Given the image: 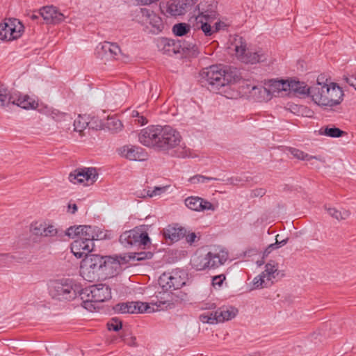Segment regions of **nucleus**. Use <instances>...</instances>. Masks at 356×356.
I'll list each match as a JSON object with an SVG mask.
<instances>
[{
  "label": "nucleus",
  "instance_id": "f257e3e1",
  "mask_svg": "<svg viewBox=\"0 0 356 356\" xmlns=\"http://www.w3.org/2000/svg\"><path fill=\"white\" fill-rule=\"evenodd\" d=\"M181 140L179 132L168 125H150L141 129L138 134L139 142L145 147L163 152L177 147L175 151L177 157H193L189 148L179 145Z\"/></svg>",
  "mask_w": 356,
  "mask_h": 356
},
{
  "label": "nucleus",
  "instance_id": "f03ea898",
  "mask_svg": "<svg viewBox=\"0 0 356 356\" xmlns=\"http://www.w3.org/2000/svg\"><path fill=\"white\" fill-rule=\"evenodd\" d=\"M120 268V264L117 258L90 254L82 260L80 273L86 281L93 282L113 277L118 274Z\"/></svg>",
  "mask_w": 356,
  "mask_h": 356
},
{
  "label": "nucleus",
  "instance_id": "412c9836",
  "mask_svg": "<svg viewBox=\"0 0 356 356\" xmlns=\"http://www.w3.org/2000/svg\"><path fill=\"white\" fill-rule=\"evenodd\" d=\"M79 229V228H78ZM106 234L101 231L99 227L91 225H82V228L80 229L79 238L84 241H94L102 240L105 238Z\"/></svg>",
  "mask_w": 356,
  "mask_h": 356
},
{
  "label": "nucleus",
  "instance_id": "bf43d9fd",
  "mask_svg": "<svg viewBox=\"0 0 356 356\" xmlns=\"http://www.w3.org/2000/svg\"><path fill=\"white\" fill-rule=\"evenodd\" d=\"M226 27L225 23L222 22H218L214 24L213 26H212L213 29V35L218 33L219 31L224 29Z\"/></svg>",
  "mask_w": 356,
  "mask_h": 356
},
{
  "label": "nucleus",
  "instance_id": "4c0bfd02",
  "mask_svg": "<svg viewBox=\"0 0 356 356\" xmlns=\"http://www.w3.org/2000/svg\"><path fill=\"white\" fill-rule=\"evenodd\" d=\"M89 116L79 115L77 119L74 122V131L81 132L88 127Z\"/></svg>",
  "mask_w": 356,
  "mask_h": 356
},
{
  "label": "nucleus",
  "instance_id": "13d9d810",
  "mask_svg": "<svg viewBox=\"0 0 356 356\" xmlns=\"http://www.w3.org/2000/svg\"><path fill=\"white\" fill-rule=\"evenodd\" d=\"M225 280V275L223 274L216 275L212 278V284L213 286L218 285L220 286L223 281Z\"/></svg>",
  "mask_w": 356,
  "mask_h": 356
},
{
  "label": "nucleus",
  "instance_id": "b1692460",
  "mask_svg": "<svg viewBox=\"0 0 356 356\" xmlns=\"http://www.w3.org/2000/svg\"><path fill=\"white\" fill-rule=\"evenodd\" d=\"M264 85L266 86V88L269 90L273 97L289 89V80L269 79L265 82Z\"/></svg>",
  "mask_w": 356,
  "mask_h": 356
},
{
  "label": "nucleus",
  "instance_id": "4468645a",
  "mask_svg": "<svg viewBox=\"0 0 356 356\" xmlns=\"http://www.w3.org/2000/svg\"><path fill=\"white\" fill-rule=\"evenodd\" d=\"M198 0H169L166 6V13L170 16H179L190 10Z\"/></svg>",
  "mask_w": 356,
  "mask_h": 356
},
{
  "label": "nucleus",
  "instance_id": "c756f323",
  "mask_svg": "<svg viewBox=\"0 0 356 356\" xmlns=\"http://www.w3.org/2000/svg\"><path fill=\"white\" fill-rule=\"evenodd\" d=\"M319 134L326 136L331 138H339L345 134L346 133L343 131V130L340 129L339 128H337L334 126L333 127H323L319 130Z\"/></svg>",
  "mask_w": 356,
  "mask_h": 356
},
{
  "label": "nucleus",
  "instance_id": "1a4fd4ad",
  "mask_svg": "<svg viewBox=\"0 0 356 356\" xmlns=\"http://www.w3.org/2000/svg\"><path fill=\"white\" fill-rule=\"evenodd\" d=\"M24 26L15 18L6 19L0 23V40L10 41L20 38L24 32Z\"/></svg>",
  "mask_w": 356,
  "mask_h": 356
},
{
  "label": "nucleus",
  "instance_id": "ea45409f",
  "mask_svg": "<svg viewBox=\"0 0 356 356\" xmlns=\"http://www.w3.org/2000/svg\"><path fill=\"white\" fill-rule=\"evenodd\" d=\"M277 268L275 262L271 261L266 264L265 270L261 273L264 274V277L267 279L269 278V282H273L272 279L275 277V273Z\"/></svg>",
  "mask_w": 356,
  "mask_h": 356
},
{
  "label": "nucleus",
  "instance_id": "7c9ffc66",
  "mask_svg": "<svg viewBox=\"0 0 356 356\" xmlns=\"http://www.w3.org/2000/svg\"><path fill=\"white\" fill-rule=\"evenodd\" d=\"M220 181H225L227 184L234 186H243L246 182L252 181V177L248 176L246 174H243L240 176L232 177L227 179H220Z\"/></svg>",
  "mask_w": 356,
  "mask_h": 356
},
{
  "label": "nucleus",
  "instance_id": "423d86ee",
  "mask_svg": "<svg viewBox=\"0 0 356 356\" xmlns=\"http://www.w3.org/2000/svg\"><path fill=\"white\" fill-rule=\"evenodd\" d=\"M226 259L220 257L218 254L211 252L206 254L195 253L191 259V265L196 270L216 268L223 264Z\"/></svg>",
  "mask_w": 356,
  "mask_h": 356
},
{
  "label": "nucleus",
  "instance_id": "37998d69",
  "mask_svg": "<svg viewBox=\"0 0 356 356\" xmlns=\"http://www.w3.org/2000/svg\"><path fill=\"white\" fill-rule=\"evenodd\" d=\"M275 241V243L270 244L266 248V250L264 252L263 257H267L273 250L277 249L283 246L284 245L286 244L288 241V238H286L282 241H278V236H276Z\"/></svg>",
  "mask_w": 356,
  "mask_h": 356
},
{
  "label": "nucleus",
  "instance_id": "864d4df0",
  "mask_svg": "<svg viewBox=\"0 0 356 356\" xmlns=\"http://www.w3.org/2000/svg\"><path fill=\"white\" fill-rule=\"evenodd\" d=\"M200 211L205 210L214 211L216 209L214 205L209 201L202 198V202L200 207Z\"/></svg>",
  "mask_w": 356,
  "mask_h": 356
},
{
  "label": "nucleus",
  "instance_id": "6e6d98bb",
  "mask_svg": "<svg viewBox=\"0 0 356 356\" xmlns=\"http://www.w3.org/2000/svg\"><path fill=\"white\" fill-rule=\"evenodd\" d=\"M166 187H161V186H156L154 187V190H150L149 194H147L149 195V197H152L154 196L159 195L162 194L163 193L165 192Z\"/></svg>",
  "mask_w": 356,
  "mask_h": 356
},
{
  "label": "nucleus",
  "instance_id": "79ce46f5",
  "mask_svg": "<svg viewBox=\"0 0 356 356\" xmlns=\"http://www.w3.org/2000/svg\"><path fill=\"white\" fill-rule=\"evenodd\" d=\"M63 236V231L58 229L52 225H48L47 223L44 237H54L58 236L61 237Z\"/></svg>",
  "mask_w": 356,
  "mask_h": 356
},
{
  "label": "nucleus",
  "instance_id": "9d476101",
  "mask_svg": "<svg viewBox=\"0 0 356 356\" xmlns=\"http://www.w3.org/2000/svg\"><path fill=\"white\" fill-rule=\"evenodd\" d=\"M184 275L182 271L164 273L160 276L159 284L163 291L179 289L186 284Z\"/></svg>",
  "mask_w": 356,
  "mask_h": 356
},
{
  "label": "nucleus",
  "instance_id": "f704fd0d",
  "mask_svg": "<svg viewBox=\"0 0 356 356\" xmlns=\"http://www.w3.org/2000/svg\"><path fill=\"white\" fill-rule=\"evenodd\" d=\"M15 95H10L6 88L0 87V106H6L13 104Z\"/></svg>",
  "mask_w": 356,
  "mask_h": 356
},
{
  "label": "nucleus",
  "instance_id": "5701e85b",
  "mask_svg": "<svg viewBox=\"0 0 356 356\" xmlns=\"http://www.w3.org/2000/svg\"><path fill=\"white\" fill-rule=\"evenodd\" d=\"M92 293L91 286L83 289L79 284V290L77 291V296H79L82 300V307L90 312H92L96 308L95 305L96 302L93 301Z\"/></svg>",
  "mask_w": 356,
  "mask_h": 356
},
{
  "label": "nucleus",
  "instance_id": "09e8293b",
  "mask_svg": "<svg viewBox=\"0 0 356 356\" xmlns=\"http://www.w3.org/2000/svg\"><path fill=\"white\" fill-rule=\"evenodd\" d=\"M78 228L81 229L82 225L70 227L65 232H63V236H68L72 238H77L80 236V229H78Z\"/></svg>",
  "mask_w": 356,
  "mask_h": 356
},
{
  "label": "nucleus",
  "instance_id": "680f3d73",
  "mask_svg": "<svg viewBox=\"0 0 356 356\" xmlns=\"http://www.w3.org/2000/svg\"><path fill=\"white\" fill-rule=\"evenodd\" d=\"M149 192H150V188H149L147 190L143 189V190L137 191L136 193V194L138 197L145 198V197H149V195H147V194H149Z\"/></svg>",
  "mask_w": 356,
  "mask_h": 356
},
{
  "label": "nucleus",
  "instance_id": "052dcab7",
  "mask_svg": "<svg viewBox=\"0 0 356 356\" xmlns=\"http://www.w3.org/2000/svg\"><path fill=\"white\" fill-rule=\"evenodd\" d=\"M266 194L264 188H256L252 191V197H263Z\"/></svg>",
  "mask_w": 356,
  "mask_h": 356
},
{
  "label": "nucleus",
  "instance_id": "8fccbe9b",
  "mask_svg": "<svg viewBox=\"0 0 356 356\" xmlns=\"http://www.w3.org/2000/svg\"><path fill=\"white\" fill-rule=\"evenodd\" d=\"M153 253L151 251H142L139 252H135L133 259L137 261H143L145 259H149L152 258Z\"/></svg>",
  "mask_w": 356,
  "mask_h": 356
},
{
  "label": "nucleus",
  "instance_id": "de8ad7c7",
  "mask_svg": "<svg viewBox=\"0 0 356 356\" xmlns=\"http://www.w3.org/2000/svg\"><path fill=\"white\" fill-rule=\"evenodd\" d=\"M211 180H220V179L211 177H206L201 175H196L189 179L190 182L192 184L206 183L207 181Z\"/></svg>",
  "mask_w": 356,
  "mask_h": 356
},
{
  "label": "nucleus",
  "instance_id": "a18cd8bd",
  "mask_svg": "<svg viewBox=\"0 0 356 356\" xmlns=\"http://www.w3.org/2000/svg\"><path fill=\"white\" fill-rule=\"evenodd\" d=\"M122 321L116 317L112 318L107 323V328L110 331L112 330V331L118 332L122 329Z\"/></svg>",
  "mask_w": 356,
  "mask_h": 356
},
{
  "label": "nucleus",
  "instance_id": "473e14b6",
  "mask_svg": "<svg viewBox=\"0 0 356 356\" xmlns=\"http://www.w3.org/2000/svg\"><path fill=\"white\" fill-rule=\"evenodd\" d=\"M233 45L234 46L236 54L238 58L241 57L243 54H244L247 50L246 41L241 36H236V38H234Z\"/></svg>",
  "mask_w": 356,
  "mask_h": 356
},
{
  "label": "nucleus",
  "instance_id": "f3484780",
  "mask_svg": "<svg viewBox=\"0 0 356 356\" xmlns=\"http://www.w3.org/2000/svg\"><path fill=\"white\" fill-rule=\"evenodd\" d=\"M120 154L122 157L130 161H143L148 159V154L140 146L132 145H124L120 148Z\"/></svg>",
  "mask_w": 356,
  "mask_h": 356
},
{
  "label": "nucleus",
  "instance_id": "2f4dec72",
  "mask_svg": "<svg viewBox=\"0 0 356 356\" xmlns=\"http://www.w3.org/2000/svg\"><path fill=\"white\" fill-rule=\"evenodd\" d=\"M325 209L327 211L330 216L337 219V220H346L350 215V212L346 209L337 210L335 208L327 207L326 205L325 206Z\"/></svg>",
  "mask_w": 356,
  "mask_h": 356
},
{
  "label": "nucleus",
  "instance_id": "69168bd1",
  "mask_svg": "<svg viewBox=\"0 0 356 356\" xmlns=\"http://www.w3.org/2000/svg\"><path fill=\"white\" fill-rule=\"evenodd\" d=\"M216 308L215 303H206L204 306L202 307L204 309H213Z\"/></svg>",
  "mask_w": 356,
  "mask_h": 356
},
{
  "label": "nucleus",
  "instance_id": "7ed1b4c3",
  "mask_svg": "<svg viewBox=\"0 0 356 356\" xmlns=\"http://www.w3.org/2000/svg\"><path fill=\"white\" fill-rule=\"evenodd\" d=\"M200 82L213 92L220 93V89L232 83L238 81L241 75L239 70L232 66L211 65L200 73Z\"/></svg>",
  "mask_w": 356,
  "mask_h": 356
},
{
  "label": "nucleus",
  "instance_id": "3c124183",
  "mask_svg": "<svg viewBox=\"0 0 356 356\" xmlns=\"http://www.w3.org/2000/svg\"><path fill=\"white\" fill-rule=\"evenodd\" d=\"M13 261H19L18 259L10 254H0V264L8 265Z\"/></svg>",
  "mask_w": 356,
  "mask_h": 356
},
{
  "label": "nucleus",
  "instance_id": "6ab92c4d",
  "mask_svg": "<svg viewBox=\"0 0 356 356\" xmlns=\"http://www.w3.org/2000/svg\"><path fill=\"white\" fill-rule=\"evenodd\" d=\"M94 246V242H90V240L86 241L77 238L71 244V252L76 258L86 257L90 254Z\"/></svg>",
  "mask_w": 356,
  "mask_h": 356
},
{
  "label": "nucleus",
  "instance_id": "20e7f679",
  "mask_svg": "<svg viewBox=\"0 0 356 356\" xmlns=\"http://www.w3.org/2000/svg\"><path fill=\"white\" fill-rule=\"evenodd\" d=\"M312 92V101L325 108L340 104L344 95L342 88L337 83H320L319 78L316 80V83L313 86Z\"/></svg>",
  "mask_w": 356,
  "mask_h": 356
},
{
  "label": "nucleus",
  "instance_id": "a878e982",
  "mask_svg": "<svg viewBox=\"0 0 356 356\" xmlns=\"http://www.w3.org/2000/svg\"><path fill=\"white\" fill-rule=\"evenodd\" d=\"M162 233L165 239H169L171 242L174 243L183 238L187 233V230L182 227H177L168 225L163 229Z\"/></svg>",
  "mask_w": 356,
  "mask_h": 356
},
{
  "label": "nucleus",
  "instance_id": "72a5a7b5",
  "mask_svg": "<svg viewBox=\"0 0 356 356\" xmlns=\"http://www.w3.org/2000/svg\"><path fill=\"white\" fill-rule=\"evenodd\" d=\"M192 28V24H186L184 22L178 23L172 26V33L176 36H184L190 32Z\"/></svg>",
  "mask_w": 356,
  "mask_h": 356
},
{
  "label": "nucleus",
  "instance_id": "774afa93",
  "mask_svg": "<svg viewBox=\"0 0 356 356\" xmlns=\"http://www.w3.org/2000/svg\"><path fill=\"white\" fill-rule=\"evenodd\" d=\"M40 15L38 14V12L36 13H33L30 15V18L32 19V20H36L39 18Z\"/></svg>",
  "mask_w": 356,
  "mask_h": 356
},
{
  "label": "nucleus",
  "instance_id": "4d7b16f0",
  "mask_svg": "<svg viewBox=\"0 0 356 356\" xmlns=\"http://www.w3.org/2000/svg\"><path fill=\"white\" fill-rule=\"evenodd\" d=\"M296 70H293L297 74L302 73L306 70V63L304 60L298 59L296 65Z\"/></svg>",
  "mask_w": 356,
  "mask_h": 356
},
{
  "label": "nucleus",
  "instance_id": "ddd939ff",
  "mask_svg": "<svg viewBox=\"0 0 356 356\" xmlns=\"http://www.w3.org/2000/svg\"><path fill=\"white\" fill-rule=\"evenodd\" d=\"M194 46L195 44L192 43L186 44L184 43L181 44L180 40L175 41L167 38H160L157 42V47L159 51L163 54L168 55L179 53L180 49L182 50H188Z\"/></svg>",
  "mask_w": 356,
  "mask_h": 356
},
{
  "label": "nucleus",
  "instance_id": "c85d7f7f",
  "mask_svg": "<svg viewBox=\"0 0 356 356\" xmlns=\"http://www.w3.org/2000/svg\"><path fill=\"white\" fill-rule=\"evenodd\" d=\"M251 94L257 102H268L272 99V95L270 94L266 86H253Z\"/></svg>",
  "mask_w": 356,
  "mask_h": 356
},
{
  "label": "nucleus",
  "instance_id": "338daca9",
  "mask_svg": "<svg viewBox=\"0 0 356 356\" xmlns=\"http://www.w3.org/2000/svg\"><path fill=\"white\" fill-rule=\"evenodd\" d=\"M68 209H69V211H70V212L72 213H74L77 211V206L76 204H69Z\"/></svg>",
  "mask_w": 356,
  "mask_h": 356
},
{
  "label": "nucleus",
  "instance_id": "5fc2aeb1",
  "mask_svg": "<svg viewBox=\"0 0 356 356\" xmlns=\"http://www.w3.org/2000/svg\"><path fill=\"white\" fill-rule=\"evenodd\" d=\"M184 238H185L186 242L190 245H192L193 243H195L196 238L198 240L200 239V237H197L195 232H191L189 231H187V233Z\"/></svg>",
  "mask_w": 356,
  "mask_h": 356
},
{
  "label": "nucleus",
  "instance_id": "9b49d317",
  "mask_svg": "<svg viewBox=\"0 0 356 356\" xmlns=\"http://www.w3.org/2000/svg\"><path fill=\"white\" fill-rule=\"evenodd\" d=\"M216 18L215 13L202 12L194 19H191L192 29L196 31H202L206 37L213 36V29L211 23Z\"/></svg>",
  "mask_w": 356,
  "mask_h": 356
},
{
  "label": "nucleus",
  "instance_id": "dca6fc26",
  "mask_svg": "<svg viewBox=\"0 0 356 356\" xmlns=\"http://www.w3.org/2000/svg\"><path fill=\"white\" fill-rule=\"evenodd\" d=\"M312 90L313 86H309L306 82L300 81L297 77H291V97L312 98Z\"/></svg>",
  "mask_w": 356,
  "mask_h": 356
},
{
  "label": "nucleus",
  "instance_id": "c9c22d12",
  "mask_svg": "<svg viewBox=\"0 0 356 356\" xmlns=\"http://www.w3.org/2000/svg\"><path fill=\"white\" fill-rule=\"evenodd\" d=\"M47 223L45 222L35 221L30 225V232L35 236H44Z\"/></svg>",
  "mask_w": 356,
  "mask_h": 356
},
{
  "label": "nucleus",
  "instance_id": "0e129e2a",
  "mask_svg": "<svg viewBox=\"0 0 356 356\" xmlns=\"http://www.w3.org/2000/svg\"><path fill=\"white\" fill-rule=\"evenodd\" d=\"M136 120H137L138 123L140 125H145L148 122L147 118L141 115H140V117L138 118H137Z\"/></svg>",
  "mask_w": 356,
  "mask_h": 356
},
{
  "label": "nucleus",
  "instance_id": "603ef678",
  "mask_svg": "<svg viewBox=\"0 0 356 356\" xmlns=\"http://www.w3.org/2000/svg\"><path fill=\"white\" fill-rule=\"evenodd\" d=\"M343 80L348 83L350 86H352L356 90V74H344L343 76Z\"/></svg>",
  "mask_w": 356,
  "mask_h": 356
},
{
  "label": "nucleus",
  "instance_id": "bb28decb",
  "mask_svg": "<svg viewBox=\"0 0 356 356\" xmlns=\"http://www.w3.org/2000/svg\"><path fill=\"white\" fill-rule=\"evenodd\" d=\"M240 60L247 64H256L257 63L264 62L266 57L261 50L254 51L252 49H247L245 53L239 57Z\"/></svg>",
  "mask_w": 356,
  "mask_h": 356
},
{
  "label": "nucleus",
  "instance_id": "49530a36",
  "mask_svg": "<svg viewBox=\"0 0 356 356\" xmlns=\"http://www.w3.org/2000/svg\"><path fill=\"white\" fill-rule=\"evenodd\" d=\"M88 127L89 129L99 130L102 129L104 127V124L101 120L96 117H90L89 120H88Z\"/></svg>",
  "mask_w": 356,
  "mask_h": 356
},
{
  "label": "nucleus",
  "instance_id": "6e6552de",
  "mask_svg": "<svg viewBox=\"0 0 356 356\" xmlns=\"http://www.w3.org/2000/svg\"><path fill=\"white\" fill-rule=\"evenodd\" d=\"M119 241L126 248L143 246L145 248L151 243L146 232L136 229L123 232L120 236Z\"/></svg>",
  "mask_w": 356,
  "mask_h": 356
},
{
  "label": "nucleus",
  "instance_id": "a211bd4d",
  "mask_svg": "<svg viewBox=\"0 0 356 356\" xmlns=\"http://www.w3.org/2000/svg\"><path fill=\"white\" fill-rule=\"evenodd\" d=\"M97 57L103 58L117 59L121 52L120 47L116 43L104 42L96 47Z\"/></svg>",
  "mask_w": 356,
  "mask_h": 356
},
{
  "label": "nucleus",
  "instance_id": "4be33fe9",
  "mask_svg": "<svg viewBox=\"0 0 356 356\" xmlns=\"http://www.w3.org/2000/svg\"><path fill=\"white\" fill-rule=\"evenodd\" d=\"M93 301L102 302L111 298V289L104 284L92 285Z\"/></svg>",
  "mask_w": 356,
  "mask_h": 356
},
{
  "label": "nucleus",
  "instance_id": "e2e57ef3",
  "mask_svg": "<svg viewBox=\"0 0 356 356\" xmlns=\"http://www.w3.org/2000/svg\"><path fill=\"white\" fill-rule=\"evenodd\" d=\"M157 0H136V2L138 3V4H141V5H149L155 1H156Z\"/></svg>",
  "mask_w": 356,
  "mask_h": 356
},
{
  "label": "nucleus",
  "instance_id": "39448f33",
  "mask_svg": "<svg viewBox=\"0 0 356 356\" xmlns=\"http://www.w3.org/2000/svg\"><path fill=\"white\" fill-rule=\"evenodd\" d=\"M79 284L72 279H62L51 283L49 289L53 298L59 300H72L77 297Z\"/></svg>",
  "mask_w": 356,
  "mask_h": 356
},
{
  "label": "nucleus",
  "instance_id": "393cba45",
  "mask_svg": "<svg viewBox=\"0 0 356 356\" xmlns=\"http://www.w3.org/2000/svg\"><path fill=\"white\" fill-rule=\"evenodd\" d=\"M140 12L143 17H147V21L152 26V30L151 31L154 33H159L161 32L164 28V25L162 19L155 14L153 11H151L146 8H141Z\"/></svg>",
  "mask_w": 356,
  "mask_h": 356
},
{
  "label": "nucleus",
  "instance_id": "e433bc0d",
  "mask_svg": "<svg viewBox=\"0 0 356 356\" xmlns=\"http://www.w3.org/2000/svg\"><path fill=\"white\" fill-rule=\"evenodd\" d=\"M202 202V198L196 196H191L185 200L186 206L193 211H200V207Z\"/></svg>",
  "mask_w": 356,
  "mask_h": 356
},
{
  "label": "nucleus",
  "instance_id": "0eeeda50",
  "mask_svg": "<svg viewBox=\"0 0 356 356\" xmlns=\"http://www.w3.org/2000/svg\"><path fill=\"white\" fill-rule=\"evenodd\" d=\"M238 313V309L231 306H223L214 312H206L199 316L202 323L216 324L234 318Z\"/></svg>",
  "mask_w": 356,
  "mask_h": 356
},
{
  "label": "nucleus",
  "instance_id": "58836bf2",
  "mask_svg": "<svg viewBox=\"0 0 356 356\" xmlns=\"http://www.w3.org/2000/svg\"><path fill=\"white\" fill-rule=\"evenodd\" d=\"M254 289L266 288L270 286L273 282H269V278H266L264 273H261L253 280Z\"/></svg>",
  "mask_w": 356,
  "mask_h": 356
},
{
  "label": "nucleus",
  "instance_id": "cd10ccee",
  "mask_svg": "<svg viewBox=\"0 0 356 356\" xmlns=\"http://www.w3.org/2000/svg\"><path fill=\"white\" fill-rule=\"evenodd\" d=\"M13 104L26 110L35 109L38 106V103L28 95H15Z\"/></svg>",
  "mask_w": 356,
  "mask_h": 356
},
{
  "label": "nucleus",
  "instance_id": "f8f14e48",
  "mask_svg": "<svg viewBox=\"0 0 356 356\" xmlns=\"http://www.w3.org/2000/svg\"><path fill=\"white\" fill-rule=\"evenodd\" d=\"M98 173L95 168H77L69 175V180L73 184H92L96 181Z\"/></svg>",
  "mask_w": 356,
  "mask_h": 356
},
{
  "label": "nucleus",
  "instance_id": "aec40b11",
  "mask_svg": "<svg viewBox=\"0 0 356 356\" xmlns=\"http://www.w3.org/2000/svg\"><path fill=\"white\" fill-rule=\"evenodd\" d=\"M38 14L43 18L46 24H56L63 20L64 16L56 7L47 6L42 7Z\"/></svg>",
  "mask_w": 356,
  "mask_h": 356
},
{
  "label": "nucleus",
  "instance_id": "a19ab883",
  "mask_svg": "<svg viewBox=\"0 0 356 356\" xmlns=\"http://www.w3.org/2000/svg\"><path fill=\"white\" fill-rule=\"evenodd\" d=\"M106 127L111 131L118 132L122 130L123 125L119 119L110 118L108 119Z\"/></svg>",
  "mask_w": 356,
  "mask_h": 356
},
{
  "label": "nucleus",
  "instance_id": "c03bdc74",
  "mask_svg": "<svg viewBox=\"0 0 356 356\" xmlns=\"http://www.w3.org/2000/svg\"><path fill=\"white\" fill-rule=\"evenodd\" d=\"M291 154H292L294 158L302 161H309L314 158V156H309L308 154L301 150L292 147H291Z\"/></svg>",
  "mask_w": 356,
  "mask_h": 356
},
{
  "label": "nucleus",
  "instance_id": "2eb2a0df",
  "mask_svg": "<svg viewBox=\"0 0 356 356\" xmlns=\"http://www.w3.org/2000/svg\"><path fill=\"white\" fill-rule=\"evenodd\" d=\"M113 309L115 313L118 314H141L149 312L151 308L147 303L140 301H132L118 303Z\"/></svg>",
  "mask_w": 356,
  "mask_h": 356
}]
</instances>
